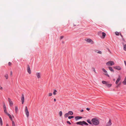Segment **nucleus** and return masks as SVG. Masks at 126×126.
Returning a JSON list of instances; mask_svg holds the SVG:
<instances>
[{"label": "nucleus", "instance_id": "f257e3e1", "mask_svg": "<svg viewBox=\"0 0 126 126\" xmlns=\"http://www.w3.org/2000/svg\"><path fill=\"white\" fill-rule=\"evenodd\" d=\"M91 121L93 124L95 126L98 125L99 124V121L96 118H93L91 120Z\"/></svg>", "mask_w": 126, "mask_h": 126}, {"label": "nucleus", "instance_id": "f03ea898", "mask_svg": "<svg viewBox=\"0 0 126 126\" xmlns=\"http://www.w3.org/2000/svg\"><path fill=\"white\" fill-rule=\"evenodd\" d=\"M76 123L77 125H79L82 126H83L84 125L86 126H88L89 125L88 123L84 121L77 122Z\"/></svg>", "mask_w": 126, "mask_h": 126}, {"label": "nucleus", "instance_id": "7ed1b4c3", "mask_svg": "<svg viewBox=\"0 0 126 126\" xmlns=\"http://www.w3.org/2000/svg\"><path fill=\"white\" fill-rule=\"evenodd\" d=\"M121 78L120 76V75L118 77L117 79L116 80V81L115 82V84L116 85H117V87H118L120 85V84H118V83L119 81H120L121 80Z\"/></svg>", "mask_w": 126, "mask_h": 126}, {"label": "nucleus", "instance_id": "20e7f679", "mask_svg": "<svg viewBox=\"0 0 126 126\" xmlns=\"http://www.w3.org/2000/svg\"><path fill=\"white\" fill-rule=\"evenodd\" d=\"M114 62L111 61H109L106 63V65L107 66H112L114 65Z\"/></svg>", "mask_w": 126, "mask_h": 126}, {"label": "nucleus", "instance_id": "39448f33", "mask_svg": "<svg viewBox=\"0 0 126 126\" xmlns=\"http://www.w3.org/2000/svg\"><path fill=\"white\" fill-rule=\"evenodd\" d=\"M85 41L88 43H90L92 44H93L94 43L93 41L91 39L89 38L85 39Z\"/></svg>", "mask_w": 126, "mask_h": 126}, {"label": "nucleus", "instance_id": "423d86ee", "mask_svg": "<svg viewBox=\"0 0 126 126\" xmlns=\"http://www.w3.org/2000/svg\"><path fill=\"white\" fill-rule=\"evenodd\" d=\"M102 70L104 72V74L108 77H110L109 75L108 74L107 71L104 68L102 69Z\"/></svg>", "mask_w": 126, "mask_h": 126}, {"label": "nucleus", "instance_id": "0eeeda50", "mask_svg": "<svg viewBox=\"0 0 126 126\" xmlns=\"http://www.w3.org/2000/svg\"><path fill=\"white\" fill-rule=\"evenodd\" d=\"M25 111L27 117H28L29 115V113L28 110V108L27 106L25 108Z\"/></svg>", "mask_w": 126, "mask_h": 126}, {"label": "nucleus", "instance_id": "6e6552de", "mask_svg": "<svg viewBox=\"0 0 126 126\" xmlns=\"http://www.w3.org/2000/svg\"><path fill=\"white\" fill-rule=\"evenodd\" d=\"M36 75L38 79L40 78L41 77V74L40 72H37L36 74Z\"/></svg>", "mask_w": 126, "mask_h": 126}, {"label": "nucleus", "instance_id": "1a4fd4ad", "mask_svg": "<svg viewBox=\"0 0 126 126\" xmlns=\"http://www.w3.org/2000/svg\"><path fill=\"white\" fill-rule=\"evenodd\" d=\"M3 108L4 109V112L5 113H6L7 112L6 108L5 105V104L4 103L3 105Z\"/></svg>", "mask_w": 126, "mask_h": 126}, {"label": "nucleus", "instance_id": "9d476101", "mask_svg": "<svg viewBox=\"0 0 126 126\" xmlns=\"http://www.w3.org/2000/svg\"><path fill=\"white\" fill-rule=\"evenodd\" d=\"M113 68L117 70H121V68L120 66H114Z\"/></svg>", "mask_w": 126, "mask_h": 126}, {"label": "nucleus", "instance_id": "9b49d317", "mask_svg": "<svg viewBox=\"0 0 126 126\" xmlns=\"http://www.w3.org/2000/svg\"><path fill=\"white\" fill-rule=\"evenodd\" d=\"M24 94H22L21 97V102H24Z\"/></svg>", "mask_w": 126, "mask_h": 126}, {"label": "nucleus", "instance_id": "f8f14e48", "mask_svg": "<svg viewBox=\"0 0 126 126\" xmlns=\"http://www.w3.org/2000/svg\"><path fill=\"white\" fill-rule=\"evenodd\" d=\"M111 124V120L110 119L108 122L107 123V125H106V126H110Z\"/></svg>", "mask_w": 126, "mask_h": 126}, {"label": "nucleus", "instance_id": "ddd939ff", "mask_svg": "<svg viewBox=\"0 0 126 126\" xmlns=\"http://www.w3.org/2000/svg\"><path fill=\"white\" fill-rule=\"evenodd\" d=\"M82 116H78L76 117H75V119L76 120H77L79 119H82Z\"/></svg>", "mask_w": 126, "mask_h": 126}, {"label": "nucleus", "instance_id": "4468645a", "mask_svg": "<svg viewBox=\"0 0 126 126\" xmlns=\"http://www.w3.org/2000/svg\"><path fill=\"white\" fill-rule=\"evenodd\" d=\"M27 72L29 74L31 73V71L30 69V67L29 66H28L27 67Z\"/></svg>", "mask_w": 126, "mask_h": 126}, {"label": "nucleus", "instance_id": "2eb2a0df", "mask_svg": "<svg viewBox=\"0 0 126 126\" xmlns=\"http://www.w3.org/2000/svg\"><path fill=\"white\" fill-rule=\"evenodd\" d=\"M122 84L124 85H126V76H125L123 81L122 82Z\"/></svg>", "mask_w": 126, "mask_h": 126}, {"label": "nucleus", "instance_id": "dca6fc26", "mask_svg": "<svg viewBox=\"0 0 126 126\" xmlns=\"http://www.w3.org/2000/svg\"><path fill=\"white\" fill-rule=\"evenodd\" d=\"M108 68L109 69L111 72H114V70L113 69H112V68L110 66H109L108 67Z\"/></svg>", "mask_w": 126, "mask_h": 126}, {"label": "nucleus", "instance_id": "f3484780", "mask_svg": "<svg viewBox=\"0 0 126 126\" xmlns=\"http://www.w3.org/2000/svg\"><path fill=\"white\" fill-rule=\"evenodd\" d=\"M112 84H111L107 82L106 85V86L108 87H110L111 86Z\"/></svg>", "mask_w": 126, "mask_h": 126}, {"label": "nucleus", "instance_id": "a211bd4d", "mask_svg": "<svg viewBox=\"0 0 126 126\" xmlns=\"http://www.w3.org/2000/svg\"><path fill=\"white\" fill-rule=\"evenodd\" d=\"M87 122L89 123V124H90V125H92V123L91 122L92 121H91L90 119H88L87 120Z\"/></svg>", "mask_w": 126, "mask_h": 126}, {"label": "nucleus", "instance_id": "6ab92c4d", "mask_svg": "<svg viewBox=\"0 0 126 126\" xmlns=\"http://www.w3.org/2000/svg\"><path fill=\"white\" fill-rule=\"evenodd\" d=\"M0 125L1 126H2L3 125L2 122V119L0 117Z\"/></svg>", "mask_w": 126, "mask_h": 126}, {"label": "nucleus", "instance_id": "aec40b11", "mask_svg": "<svg viewBox=\"0 0 126 126\" xmlns=\"http://www.w3.org/2000/svg\"><path fill=\"white\" fill-rule=\"evenodd\" d=\"M15 110L16 113H17L18 111V107L17 106L15 107Z\"/></svg>", "mask_w": 126, "mask_h": 126}, {"label": "nucleus", "instance_id": "412c9836", "mask_svg": "<svg viewBox=\"0 0 126 126\" xmlns=\"http://www.w3.org/2000/svg\"><path fill=\"white\" fill-rule=\"evenodd\" d=\"M102 36H103V38H104L106 36V33L104 32H102Z\"/></svg>", "mask_w": 126, "mask_h": 126}, {"label": "nucleus", "instance_id": "4be33fe9", "mask_svg": "<svg viewBox=\"0 0 126 126\" xmlns=\"http://www.w3.org/2000/svg\"><path fill=\"white\" fill-rule=\"evenodd\" d=\"M4 77L6 78V79H8V74H6L4 75Z\"/></svg>", "mask_w": 126, "mask_h": 126}, {"label": "nucleus", "instance_id": "5701e85b", "mask_svg": "<svg viewBox=\"0 0 126 126\" xmlns=\"http://www.w3.org/2000/svg\"><path fill=\"white\" fill-rule=\"evenodd\" d=\"M57 91L56 90H54V92H53V95H55L56 94Z\"/></svg>", "mask_w": 126, "mask_h": 126}, {"label": "nucleus", "instance_id": "b1692460", "mask_svg": "<svg viewBox=\"0 0 126 126\" xmlns=\"http://www.w3.org/2000/svg\"><path fill=\"white\" fill-rule=\"evenodd\" d=\"M6 114L9 116L10 119V118H12V117L11 115L10 114H9L8 113H6Z\"/></svg>", "mask_w": 126, "mask_h": 126}, {"label": "nucleus", "instance_id": "393cba45", "mask_svg": "<svg viewBox=\"0 0 126 126\" xmlns=\"http://www.w3.org/2000/svg\"><path fill=\"white\" fill-rule=\"evenodd\" d=\"M68 113L70 115H71L73 114V112L71 111H70L68 112Z\"/></svg>", "mask_w": 126, "mask_h": 126}, {"label": "nucleus", "instance_id": "a878e982", "mask_svg": "<svg viewBox=\"0 0 126 126\" xmlns=\"http://www.w3.org/2000/svg\"><path fill=\"white\" fill-rule=\"evenodd\" d=\"M121 41L122 42V43L123 44H124V42H125V39L123 38H122V39L121 40Z\"/></svg>", "mask_w": 126, "mask_h": 126}, {"label": "nucleus", "instance_id": "bb28decb", "mask_svg": "<svg viewBox=\"0 0 126 126\" xmlns=\"http://www.w3.org/2000/svg\"><path fill=\"white\" fill-rule=\"evenodd\" d=\"M68 115L69 114L68 113H66L64 115V117L65 118H66L68 117Z\"/></svg>", "mask_w": 126, "mask_h": 126}, {"label": "nucleus", "instance_id": "cd10ccee", "mask_svg": "<svg viewBox=\"0 0 126 126\" xmlns=\"http://www.w3.org/2000/svg\"><path fill=\"white\" fill-rule=\"evenodd\" d=\"M123 49L125 51H126V44L124 45L123 46Z\"/></svg>", "mask_w": 126, "mask_h": 126}, {"label": "nucleus", "instance_id": "c85d7f7f", "mask_svg": "<svg viewBox=\"0 0 126 126\" xmlns=\"http://www.w3.org/2000/svg\"><path fill=\"white\" fill-rule=\"evenodd\" d=\"M107 82L104 81H102V83L104 84H105L106 85L107 83Z\"/></svg>", "mask_w": 126, "mask_h": 126}, {"label": "nucleus", "instance_id": "c756f323", "mask_svg": "<svg viewBox=\"0 0 126 126\" xmlns=\"http://www.w3.org/2000/svg\"><path fill=\"white\" fill-rule=\"evenodd\" d=\"M74 117V116H69L68 117V118L69 119H70Z\"/></svg>", "mask_w": 126, "mask_h": 126}, {"label": "nucleus", "instance_id": "7c9ffc66", "mask_svg": "<svg viewBox=\"0 0 126 126\" xmlns=\"http://www.w3.org/2000/svg\"><path fill=\"white\" fill-rule=\"evenodd\" d=\"M62 115V112L61 111L59 112V115L60 116H61Z\"/></svg>", "mask_w": 126, "mask_h": 126}, {"label": "nucleus", "instance_id": "2f4dec72", "mask_svg": "<svg viewBox=\"0 0 126 126\" xmlns=\"http://www.w3.org/2000/svg\"><path fill=\"white\" fill-rule=\"evenodd\" d=\"M12 126H16L15 123L14 121H13L12 122Z\"/></svg>", "mask_w": 126, "mask_h": 126}, {"label": "nucleus", "instance_id": "473e14b6", "mask_svg": "<svg viewBox=\"0 0 126 126\" xmlns=\"http://www.w3.org/2000/svg\"><path fill=\"white\" fill-rule=\"evenodd\" d=\"M120 33L118 32H115V34L116 35H119Z\"/></svg>", "mask_w": 126, "mask_h": 126}, {"label": "nucleus", "instance_id": "72a5a7b5", "mask_svg": "<svg viewBox=\"0 0 126 126\" xmlns=\"http://www.w3.org/2000/svg\"><path fill=\"white\" fill-rule=\"evenodd\" d=\"M8 100L9 102H12L11 100L9 98H8Z\"/></svg>", "mask_w": 126, "mask_h": 126}, {"label": "nucleus", "instance_id": "f704fd0d", "mask_svg": "<svg viewBox=\"0 0 126 126\" xmlns=\"http://www.w3.org/2000/svg\"><path fill=\"white\" fill-rule=\"evenodd\" d=\"M52 95V94L51 93H50L48 94V95L49 96H51Z\"/></svg>", "mask_w": 126, "mask_h": 126}, {"label": "nucleus", "instance_id": "c9c22d12", "mask_svg": "<svg viewBox=\"0 0 126 126\" xmlns=\"http://www.w3.org/2000/svg\"><path fill=\"white\" fill-rule=\"evenodd\" d=\"M64 37V36H61L60 37V40H61Z\"/></svg>", "mask_w": 126, "mask_h": 126}, {"label": "nucleus", "instance_id": "e433bc0d", "mask_svg": "<svg viewBox=\"0 0 126 126\" xmlns=\"http://www.w3.org/2000/svg\"><path fill=\"white\" fill-rule=\"evenodd\" d=\"M66 122L67 124H69V125H71V123L69 121H67Z\"/></svg>", "mask_w": 126, "mask_h": 126}, {"label": "nucleus", "instance_id": "4c0bfd02", "mask_svg": "<svg viewBox=\"0 0 126 126\" xmlns=\"http://www.w3.org/2000/svg\"><path fill=\"white\" fill-rule=\"evenodd\" d=\"M0 90H3L2 87L0 85Z\"/></svg>", "mask_w": 126, "mask_h": 126}, {"label": "nucleus", "instance_id": "58836bf2", "mask_svg": "<svg viewBox=\"0 0 126 126\" xmlns=\"http://www.w3.org/2000/svg\"><path fill=\"white\" fill-rule=\"evenodd\" d=\"M10 105V106H12L13 105V103H9Z\"/></svg>", "mask_w": 126, "mask_h": 126}, {"label": "nucleus", "instance_id": "ea45409f", "mask_svg": "<svg viewBox=\"0 0 126 126\" xmlns=\"http://www.w3.org/2000/svg\"><path fill=\"white\" fill-rule=\"evenodd\" d=\"M97 53L101 54L102 53V52L101 51H99Z\"/></svg>", "mask_w": 126, "mask_h": 126}, {"label": "nucleus", "instance_id": "a19ab883", "mask_svg": "<svg viewBox=\"0 0 126 126\" xmlns=\"http://www.w3.org/2000/svg\"><path fill=\"white\" fill-rule=\"evenodd\" d=\"M8 65L9 66H11V62H9L8 63Z\"/></svg>", "mask_w": 126, "mask_h": 126}, {"label": "nucleus", "instance_id": "79ce46f5", "mask_svg": "<svg viewBox=\"0 0 126 126\" xmlns=\"http://www.w3.org/2000/svg\"><path fill=\"white\" fill-rule=\"evenodd\" d=\"M93 69L94 71V72H95V69L94 68H93Z\"/></svg>", "mask_w": 126, "mask_h": 126}, {"label": "nucleus", "instance_id": "37998d69", "mask_svg": "<svg viewBox=\"0 0 126 126\" xmlns=\"http://www.w3.org/2000/svg\"><path fill=\"white\" fill-rule=\"evenodd\" d=\"M86 110H87L89 111V110H90V109L87 108H86Z\"/></svg>", "mask_w": 126, "mask_h": 126}, {"label": "nucleus", "instance_id": "c03bdc74", "mask_svg": "<svg viewBox=\"0 0 126 126\" xmlns=\"http://www.w3.org/2000/svg\"><path fill=\"white\" fill-rule=\"evenodd\" d=\"M12 71H11L10 72V75L12 76Z\"/></svg>", "mask_w": 126, "mask_h": 126}, {"label": "nucleus", "instance_id": "a18cd8bd", "mask_svg": "<svg viewBox=\"0 0 126 126\" xmlns=\"http://www.w3.org/2000/svg\"><path fill=\"white\" fill-rule=\"evenodd\" d=\"M95 52L97 53L98 51L97 50H94Z\"/></svg>", "mask_w": 126, "mask_h": 126}, {"label": "nucleus", "instance_id": "49530a36", "mask_svg": "<svg viewBox=\"0 0 126 126\" xmlns=\"http://www.w3.org/2000/svg\"><path fill=\"white\" fill-rule=\"evenodd\" d=\"M124 62L126 66V62L125 61H124Z\"/></svg>", "mask_w": 126, "mask_h": 126}, {"label": "nucleus", "instance_id": "de8ad7c7", "mask_svg": "<svg viewBox=\"0 0 126 126\" xmlns=\"http://www.w3.org/2000/svg\"><path fill=\"white\" fill-rule=\"evenodd\" d=\"M83 111H84V110H80V111L81 112H83Z\"/></svg>", "mask_w": 126, "mask_h": 126}, {"label": "nucleus", "instance_id": "09e8293b", "mask_svg": "<svg viewBox=\"0 0 126 126\" xmlns=\"http://www.w3.org/2000/svg\"><path fill=\"white\" fill-rule=\"evenodd\" d=\"M10 119L11 120L12 122L13 121V119H12V118H10Z\"/></svg>", "mask_w": 126, "mask_h": 126}, {"label": "nucleus", "instance_id": "8fccbe9b", "mask_svg": "<svg viewBox=\"0 0 126 126\" xmlns=\"http://www.w3.org/2000/svg\"><path fill=\"white\" fill-rule=\"evenodd\" d=\"M54 102H56V99H54Z\"/></svg>", "mask_w": 126, "mask_h": 126}, {"label": "nucleus", "instance_id": "3c124183", "mask_svg": "<svg viewBox=\"0 0 126 126\" xmlns=\"http://www.w3.org/2000/svg\"><path fill=\"white\" fill-rule=\"evenodd\" d=\"M120 35L123 38V36L120 33Z\"/></svg>", "mask_w": 126, "mask_h": 126}, {"label": "nucleus", "instance_id": "603ef678", "mask_svg": "<svg viewBox=\"0 0 126 126\" xmlns=\"http://www.w3.org/2000/svg\"><path fill=\"white\" fill-rule=\"evenodd\" d=\"M6 126H9L8 125V124H6Z\"/></svg>", "mask_w": 126, "mask_h": 126}, {"label": "nucleus", "instance_id": "864d4df0", "mask_svg": "<svg viewBox=\"0 0 126 126\" xmlns=\"http://www.w3.org/2000/svg\"><path fill=\"white\" fill-rule=\"evenodd\" d=\"M13 118L14 117L13 116Z\"/></svg>", "mask_w": 126, "mask_h": 126}, {"label": "nucleus", "instance_id": "5fc2aeb1", "mask_svg": "<svg viewBox=\"0 0 126 126\" xmlns=\"http://www.w3.org/2000/svg\"><path fill=\"white\" fill-rule=\"evenodd\" d=\"M24 103H22V104H23Z\"/></svg>", "mask_w": 126, "mask_h": 126}]
</instances>
